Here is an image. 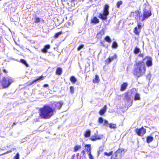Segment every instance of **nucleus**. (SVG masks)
<instances>
[{
  "instance_id": "obj_1",
  "label": "nucleus",
  "mask_w": 159,
  "mask_h": 159,
  "mask_svg": "<svg viewBox=\"0 0 159 159\" xmlns=\"http://www.w3.org/2000/svg\"><path fill=\"white\" fill-rule=\"evenodd\" d=\"M63 105L62 102L58 101L53 102L51 107L48 105H44L39 109V116L42 119H50L54 115L56 110L60 109Z\"/></svg>"
},
{
  "instance_id": "obj_2",
  "label": "nucleus",
  "mask_w": 159,
  "mask_h": 159,
  "mask_svg": "<svg viewBox=\"0 0 159 159\" xmlns=\"http://www.w3.org/2000/svg\"><path fill=\"white\" fill-rule=\"evenodd\" d=\"M147 59L146 62V66L150 67L152 65V59L150 57L147 56L143 59L142 61H140L136 62L134 64L133 73V74L137 77L142 76L145 73L146 68L143 61Z\"/></svg>"
},
{
  "instance_id": "obj_3",
  "label": "nucleus",
  "mask_w": 159,
  "mask_h": 159,
  "mask_svg": "<svg viewBox=\"0 0 159 159\" xmlns=\"http://www.w3.org/2000/svg\"><path fill=\"white\" fill-rule=\"evenodd\" d=\"M144 8L143 9V15H141L140 10H137L132 13H135V18L137 20L143 21L152 15L151 7L148 4L144 3L143 4Z\"/></svg>"
},
{
  "instance_id": "obj_4",
  "label": "nucleus",
  "mask_w": 159,
  "mask_h": 159,
  "mask_svg": "<svg viewBox=\"0 0 159 159\" xmlns=\"http://www.w3.org/2000/svg\"><path fill=\"white\" fill-rule=\"evenodd\" d=\"M135 89H132L125 93V97L126 99L125 104L128 107H130L132 104L133 100L131 99L132 97L136 92Z\"/></svg>"
},
{
  "instance_id": "obj_5",
  "label": "nucleus",
  "mask_w": 159,
  "mask_h": 159,
  "mask_svg": "<svg viewBox=\"0 0 159 159\" xmlns=\"http://www.w3.org/2000/svg\"><path fill=\"white\" fill-rule=\"evenodd\" d=\"M109 6L107 4H105L103 7V12L100 13L98 17L102 20H106L107 19V16L109 15Z\"/></svg>"
},
{
  "instance_id": "obj_6",
  "label": "nucleus",
  "mask_w": 159,
  "mask_h": 159,
  "mask_svg": "<svg viewBox=\"0 0 159 159\" xmlns=\"http://www.w3.org/2000/svg\"><path fill=\"white\" fill-rule=\"evenodd\" d=\"M13 80L11 77H5L2 78V80L0 81V83L3 88L8 87L13 82Z\"/></svg>"
},
{
  "instance_id": "obj_7",
  "label": "nucleus",
  "mask_w": 159,
  "mask_h": 159,
  "mask_svg": "<svg viewBox=\"0 0 159 159\" xmlns=\"http://www.w3.org/2000/svg\"><path fill=\"white\" fill-rule=\"evenodd\" d=\"M122 150L119 148L112 154L111 159H121L122 156Z\"/></svg>"
},
{
  "instance_id": "obj_8",
  "label": "nucleus",
  "mask_w": 159,
  "mask_h": 159,
  "mask_svg": "<svg viewBox=\"0 0 159 159\" xmlns=\"http://www.w3.org/2000/svg\"><path fill=\"white\" fill-rule=\"evenodd\" d=\"M135 131L138 136H143L146 133V130L143 126H142L140 128L136 129Z\"/></svg>"
},
{
  "instance_id": "obj_9",
  "label": "nucleus",
  "mask_w": 159,
  "mask_h": 159,
  "mask_svg": "<svg viewBox=\"0 0 159 159\" xmlns=\"http://www.w3.org/2000/svg\"><path fill=\"white\" fill-rule=\"evenodd\" d=\"M141 26L140 23L137 24V27H135L134 29L133 32L136 35H139L141 32Z\"/></svg>"
},
{
  "instance_id": "obj_10",
  "label": "nucleus",
  "mask_w": 159,
  "mask_h": 159,
  "mask_svg": "<svg viewBox=\"0 0 159 159\" xmlns=\"http://www.w3.org/2000/svg\"><path fill=\"white\" fill-rule=\"evenodd\" d=\"M104 34L105 31L103 29L102 30L97 34L96 38L98 39H101L102 36L104 35Z\"/></svg>"
},
{
  "instance_id": "obj_11",
  "label": "nucleus",
  "mask_w": 159,
  "mask_h": 159,
  "mask_svg": "<svg viewBox=\"0 0 159 159\" xmlns=\"http://www.w3.org/2000/svg\"><path fill=\"white\" fill-rule=\"evenodd\" d=\"M107 109V106L105 105L99 111V113L100 115H103L106 112Z\"/></svg>"
},
{
  "instance_id": "obj_12",
  "label": "nucleus",
  "mask_w": 159,
  "mask_h": 159,
  "mask_svg": "<svg viewBox=\"0 0 159 159\" xmlns=\"http://www.w3.org/2000/svg\"><path fill=\"white\" fill-rule=\"evenodd\" d=\"M127 86L128 84L127 83H123L120 85V90L121 91H125L126 89Z\"/></svg>"
},
{
  "instance_id": "obj_13",
  "label": "nucleus",
  "mask_w": 159,
  "mask_h": 159,
  "mask_svg": "<svg viewBox=\"0 0 159 159\" xmlns=\"http://www.w3.org/2000/svg\"><path fill=\"white\" fill-rule=\"evenodd\" d=\"M101 139V137L96 134L92 136L90 138V139L92 141H95L97 140H99Z\"/></svg>"
},
{
  "instance_id": "obj_14",
  "label": "nucleus",
  "mask_w": 159,
  "mask_h": 159,
  "mask_svg": "<svg viewBox=\"0 0 159 159\" xmlns=\"http://www.w3.org/2000/svg\"><path fill=\"white\" fill-rule=\"evenodd\" d=\"M44 79V76L42 75L39 77H38L36 79L33 80L31 83L30 84V85L32 84H33L35 82H36L37 81H38L40 80H43Z\"/></svg>"
},
{
  "instance_id": "obj_15",
  "label": "nucleus",
  "mask_w": 159,
  "mask_h": 159,
  "mask_svg": "<svg viewBox=\"0 0 159 159\" xmlns=\"http://www.w3.org/2000/svg\"><path fill=\"white\" fill-rule=\"evenodd\" d=\"M85 150L88 153L91 152V148L90 144H86L84 146Z\"/></svg>"
},
{
  "instance_id": "obj_16",
  "label": "nucleus",
  "mask_w": 159,
  "mask_h": 159,
  "mask_svg": "<svg viewBox=\"0 0 159 159\" xmlns=\"http://www.w3.org/2000/svg\"><path fill=\"white\" fill-rule=\"evenodd\" d=\"M99 21L96 17H94L93 19L91 20V22L96 24L99 23Z\"/></svg>"
},
{
  "instance_id": "obj_17",
  "label": "nucleus",
  "mask_w": 159,
  "mask_h": 159,
  "mask_svg": "<svg viewBox=\"0 0 159 159\" xmlns=\"http://www.w3.org/2000/svg\"><path fill=\"white\" fill-rule=\"evenodd\" d=\"M134 100L135 101L139 100H140V94L137 92L134 95Z\"/></svg>"
},
{
  "instance_id": "obj_18",
  "label": "nucleus",
  "mask_w": 159,
  "mask_h": 159,
  "mask_svg": "<svg viewBox=\"0 0 159 159\" xmlns=\"http://www.w3.org/2000/svg\"><path fill=\"white\" fill-rule=\"evenodd\" d=\"M50 48L49 45H46L44 46V48L42 49V51L44 53H46L47 52V50L49 49Z\"/></svg>"
},
{
  "instance_id": "obj_19",
  "label": "nucleus",
  "mask_w": 159,
  "mask_h": 159,
  "mask_svg": "<svg viewBox=\"0 0 159 159\" xmlns=\"http://www.w3.org/2000/svg\"><path fill=\"white\" fill-rule=\"evenodd\" d=\"M62 69L60 67H57L56 70V74L58 75H60L62 73Z\"/></svg>"
},
{
  "instance_id": "obj_20",
  "label": "nucleus",
  "mask_w": 159,
  "mask_h": 159,
  "mask_svg": "<svg viewBox=\"0 0 159 159\" xmlns=\"http://www.w3.org/2000/svg\"><path fill=\"white\" fill-rule=\"evenodd\" d=\"M99 81L100 79L99 76L98 75H95V78L93 79V82L94 83H98L99 82Z\"/></svg>"
},
{
  "instance_id": "obj_21",
  "label": "nucleus",
  "mask_w": 159,
  "mask_h": 159,
  "mask_svg": "<svg viewBox=\"0 0 159 159\" xmlns=\"http://www.w3.org/2000/svg\"><path fill=\"white\" fill-rule=\"evenodd\" d=\"M153 140V138L151 136H148L146 137V142H147L149 143L150 142H152Z\"/></svg>"
},
{
  "instance_id": "obj_22",
  "label": "nucleus",
  "mask_w": 159,
  "mask_h": 159,
  "mask_svg": "<svg viewBox=\"0 0 159 159\" xmlns=\"http://www.w3.org/2000/svg\"><path fill=\"white\" fill-rule=\"evenodd\" d=\"M70 81L73 84H75L77 81V79L76 78L73 76H71L70 78Z\"/></svg>"
},
{
  "instance_id": "obj_23",
  "label": "nucleus",
  "mask_w": 159,
  "mask_h": 159,
  "mask_svg": "<svg viewBox=\"0 0 159 159\" xmlns=\"http://www.w3.org/2000/svg\"><path fill=\"white\" fill-rule=\"evenodd\" d=\"M81 148V147L80 145H76L74 148L73 151L74 152H76L77 151L80 149Z\"/></svg>"
},
{
  "instance_id": "obj_24",
  "label": "nucleus",
  "mask_w": 159,
  "mask_h": 159,
  "mask_svg": "<svg viewBox=\"0 0 159 159\" xmlns=\"http://www.w3.org/2000/svg\"><path fill=\"white\" fill-rule=\"evenodd\" d=\"M90 131L88 130L85 132L84 134V136L85 138L89 137L90 136Z\"/></svg>"
},
{
  "instance_id": "obj_25",
  "label": "nucleus",
  "mask_w": 159,
  "mask_h": 159,
  "mask_svg": "<svg viewBox=\"0 0 159 159\" xmlns=\"http://www.w3.org/2000/svg\"><path fill=\"white\" fill-rule=\"evenodd\" d=\"M20 62L25 65L27 67H28L29 66L28 64L27 63L26 61L24 59H20Z\"/></svg>"
},
{
  "instance_id": "obj_26",
  "label": "nucleus",
  "mask_w": 159,
  "mask_h": 159,
  "mask_svg": "<svg viewBox=\"0 0 159 159\" xmlns=\"http://www.w3.org/2000/svg\"><path fill=\"white\" fill-rule=\"evenodd\" d=\"M62 32L61 31L56 33L54 36V38L55 39H57L58 37L59 36L62 34Z\"/></svg>"
},
{
  "instance_id": "obj_27",
  "label": "nucleus",
  "mask_w": 159,
  "mask_h": 159,
  "mask_svg": "<svg viewBox=\"0 0 159 159\" xmlns=\"http://www.w3.org/2000/svg\"><path fill=\"white\" fill-rule=\"evenodd\" d=\"M109 127L111 129H115L116 128V124L110 123L109 124Z\"/></svg>"
},
{
  "instance_id": "obj_28",
  "label": "nucleus",
  "mask_w": 159,
  "mask_h": 159,
  "mask_svg": "<svg viewBox=\"0 0 159 159\" xmlns=\"http://www.w3.org/2000/svg\"><path fill=\"white\" fill-rule=\"evenodd\" d=\"M140 52V49L137 47H136L134 50V53L135 54H137Z\"/></svg>"
},
{
  "instance_id": "obj_29",
  "label": "nucleus",
  "mask_w": 159,
  "mask_h": 159,
  "mask_svg": "<svg viewBox=\"0 0 159 159\" xmlns=\"http://www.w3.org/2000/svg\"><path fill=\"white\" fill-rule=\"evenodd\" d=\"M111 61L110 57L107 58L105 61V63L106 65H108L111 62Z\"/></svg>"
},
{
  "instance_id": "obj_30",
  "label": "nucleus",
  "mask_w": 159,
  "mask_h": 159,
  "mask_svg": "<svg viewBox=\"0 0 159 159\" xmlns=\"http://www.w3.org/2000/svg\"><path fill=\"white\" fill-rule=\"evenodd\" d=\"M105 40L107 42L110 43L111 42V39L108 36H106L104 38Z\"/></svg>"
},
{
  "instance_id": "obj_31",
  "label": "nucleus",
  "mask_w": 159,
  "mask_h": 159,
  "mask_svg": "<svg viewBox=\"0 0 159 159\" xmlns=\"http://www.w3.org/2000/svg\"><path fill=\"white\" fill-rule=\"evenodd\" d=\"M113 153V151H111L109 152V153H107V152H105L104 153V155L105 156H109L111 155H112Z\"/></svg>"
},
{
  "instance_id": "obj_32",
  "label": "nucleus",
  "mask_w": 159,
  "mask_h": 159,
  "mask_svg": "<svg viewBox=\"0 0 159 159\" xmlns=\"http://www.w3.org/2000/svg\"><path fill=\"white\" fill-rule=\"evenodd\" d=\"M112 47L113 48H116L118 47L117 44L116 42L114 41L113 42Z\"/></svg>"
},
{
  "instance_id": "obj_33",
  "label": "nucleus",
  "mask_w": 159,
  "mask_h": 159,
  "mask_svg": "<svg viewBox=\"0 0 159 159\" xmlns=\"http://www.w3.org/2000/svg\"><path fill=\"white\" fill-rule=\"evenodd\" d=\"M122 3V2L121 1H118L116 3V6L118 8H119L120 5Z\"/></svg>"
},
{
  "instance_id": "obj_34",
  "label": "nucleus",
  "mask_w": 159,
  "mask_h": 159,
  "mask_svg": "<svg viewBox=\"0 0 159 159\" xmlns=\"http://www.w3.org/2000/svg\"><path fill=\"white\" fill-rule=\"evenodd\" d=\"M70 91L71 94H73L74 92V88L72 86H71L70 87Z\"/></svg>"
},
{
  "instance_id": "obj_35",
  "label": "nucleus",
  "mask_w": 159,
  "mask_h": 159,
  "mask_svg": "<svg viewBox=\"0 0 159 159\" xmlns=\"http://www.w3.org/2000/svg\"><path fill=\"white\" fill-rule=\"evenodd\" d=\"M40 18L38 17H36L35 18L34 22L35 23H38L40 22Z\"/></svg>"
},
{
  "instance_id": "obj_36",
  "label": "nucleus",
  "mask_w": 159,
  "mask_h": 159,
  "mask_svg": "<svg viewBox=\"0 0 159 159\" xmlns=\"http://www.w3.org/2000/svg\"><path fill=\"white\" fill-rule=\"evenodd\" d=\"M110 59L112 61L114 59H116L117 58V56L116 54H114L113 56L112 57H110Z\"/></svg>"
},
{
  "instance_id": "obj_37",
  "label": "nucleus",
  "mask_w": 159,
  "mask_h": 159,
  "mask_svg": "<svg viewBox=\"0 0 159 159\" xmlns=\"http://www.w3.org/2000/svg\"><path fill=\"white\" fill-rule=\"evenodd\" d=\"M103 121V118L101 117H100L98 118V122L100 123L101 124L102 123Z\"/></svg>"
},
{
  "instance_id": "obj_38",
  "label": "nucleus",
  "mask_w": 159,
  "mask_h": 159,
  "mask_svg": "<svg viewBox=\"0 0 159 159\" xmlns=\"http://www.w3.org/2000/svg\"><path fill=\"white\" fill-rule=\"evenodd\" d=\"M84 47V45H80L77 48V50L78 51L80 50L81 49L83 48Z\"/></svg>"
},
{
  "instance_id": "obj_39",
  "label": "nucleus",
  "mask_w": 159,
  "mask_h": 159,
  "mask_svg": "<svg viewBox=\"0 0 159 159\" xmlns=\"http://www.w3.org/2000/svg\"><path fill=\"white\" fill-rule=\"evenodd\" d=\"M14 159H19V155L18 153H17L14 157Z\"/></svg>"
},
{
  "instance_id": "obj_40",
  "label": "nucleus",
  "mask_w": 159,
  "mask_h": 159,
  "mask_svg": "<svg viewBox=\"0 0 159 159\" xmlns=\"http://www.w3.org/2000/svg\"><path fill=\"white\" fill-rule=\"evenodd\" d=\"M88 154L90 159H93V157L91 154V152L88 153Z\"/></svg>"
},
{
  "instance_id": "obj_41",
  "label": "nucleus",
  "mask_w": 159,
  "mask_h": 159,
  "mask_svg": "<svg viewBox=\"0 0 159 159\" xmlns=\"http://www.w3.org/2000/svg\"><path fill=\"white\" fill-rule=\"evenodd\" d=\"M103 124L105 125H106V126H107L108 125V122L107 120H104V124Z\"/></svg>"
},
{
  "instance_id": "obj_42",
  "label": "nucleus",
  "mask_w": 159,
  "mask_h": 159,
  "mask_svg": "<svg viewBox=\"0 0 159 159\" xmlns=\"http://www.w3.org/2000/svg\"><path fill=\"white\" fill-rule=\"evenodd\" d=\"M3 72L5 73H8V71L7 70H6L5 69H4L3 70Z\"/></svg>"
},
{
  "instance_id": "obj_43",
  "label": "nucleus",
  "mask_w": 159,
  "mask_h": 159,
  "mask_svg": "<svg viewBox=\"0 0 159 159\" xmlns=\"http://www.w3.org/2000/svg\"><path fill=\"white\" fill-rule=\"evenodd\" d=\"M43 86L44 87H48V85L47 84H44L43 85Z\"/></svg>"
},
{
  "instance_id": "obj_44",
  "label": "nucleus",
  "mask_w": 159,
  "mask_h": 159,
  "mask_svg": "<svg viewBox=\"0 0 159 159\" xmlns=\"http://www.w3.org/2000/svg\"><path fill=\"white\" fill-rule=\"evenodd\" d=\"M81 152L84 155H85V152L84 150H82L81 151Z\"/></svg>"
},
{
  "instance_id": "obj_45",
  "label": "nucleus",
  "mask_w": 159,
  "mask_h": 159,
  "mask_svg": "<svg viewBox=\"0 0 159 159\" xmlns=\"http://www.w3.org/2000/svg\"><path fill=\"white\" fill-rule=\"evenodd\" d=\"M143 54H140L139 55V56L140 57H143Z\"/></svg>"
},
{
  "instance_id": "obj_46",
  "label": "nucleus",
  "mask_w": 159,
  "mask_h": 159,
  "mask_svg": "<svg viewBox=\"0 0 159 159\" xmlns=\"http://www.w3.org/2000/svg\"><path fill=\"white\" fill-rule=\"evenodd\" d=\"M16 124V123L15 122H14L13 123V124H12V126L13 127V126L14 125H15Z\"/></svg>"
},
{
  "instance_id": "obj_47",
  "label": "nucleus",
  "mask_w": 159,
  "mask_h": 159,
  "mask_svg": "<svg viewBox=\"0 0 159 159\" xmlns=\"http://www.w3.org/2000/svg\"><path fill=\"white\" fill-rule=\"evenodd\" d=\"M2 38V37L1 36H0V42L1 41V39Z\"/></svg>"
},
{
  "instance_id": "obj_48",
  "label": "nucleus",
  "mask_w": 159,
  "mask_h": 159,
  "mask_svg": "<svg viewBox=\"0 0 159 159\" xmlns=\"http://www.w3.org/2000/svg\"><path fill=\"white\" fill-rule=\"evenodd\" d=\"M72 1H73V2H74V1L75 0H71Z\"/></svg>"
},
{
  "instance_id": "obj_49",
  "label": "nucleus",
  "mask_w": 159,
  "mask_h": 159,
  "mask_svg": "<svg viewBox=\"0 0 159 159\" xmlns=\"http://www.w3.org/2000/svg\"><path fill=\"white\" fill-rule=\"evenodd\" d=\"M1 74L0 73V76H1Z\"/></svg>"
}]
</instances>
